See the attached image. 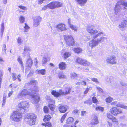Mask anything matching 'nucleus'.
I'll return each mask as SVG.
<instances>
[{
    "instance_id": "de8ad7c7",
    "label": "nucleus",
    "mask_w": 127,
    "mask_h": 127,
    "mask_svg": "<svg viewBox=\"0 0 127 127\" xmlns=\"http://www.w3.org/2000/svg\"><path fill=\"white\" fill-rule=\"evenodd\" d=\"M31 49L28 47H25L24 48V50L25 52L30 51H31Z\"/></svg>"
},
{
    "instance_id": "37998d69",
    "label": "nucleus",
    "mask_w": 127,
    "mask_h": 127,
    "mask_svg": "<svg viewBox=\"0 0 127 127\" xmlns=\"http://www.w3.org/2000/svg\"><path fill=\"white\" fill-rule=\"evenodd\" d=\"M95 110L96 111L99 110L101 111H103L104 110V108L102 107L98 106L96 108Z\"/></svg>"
},
{
    "instance_id": "338daca9",
    "label": "nucleus",
    "mask_w": 127,
    "mask_h": 127,
    "mask_svg": "<svg viewBox=\"0 0 127 127\" xmlns=\"http://www.w3.org/2000/svg\"><path fill=\"white\" fill-rule=\"evenodd\" d=\"M120 84L122 86H126L127 85L125 84L124 82H121Z\"/></svg>"
},
{
    "instance_id": "393cba45",
    "label": "nucleus",
    "mask_w": 127,
    "mask_h": 127,
    "mask_svg": "<svg viewBox=\"0 0 127 127\" xmlns=\"http://www.w3.org/2000/svg\"><path fill=\"white\" fill-rule=\"evenodd\" d=\"M71 55V53L70 52H66L64 54L63 57L65 59H67Z\"/></svg>"
},
{
    "instance_id": "dca6fc26",
    "label": "nucleus",
    "mask_w": 127,
    "mask_h": 127,
    "mask_svg": "<svg viewBox=\"0 0 127 127\" xmlns=\"http://www.w3.org/2000/svg\"><path fill=\"white\" fill-rule=\"evenodd\" d=\"M59 110L60 112L64 113L67 111V106L65 105L61 106L59 107Z\"/></svg>"
},
{
    "instance_id": "7ed1b4c3",
    "label": "nucleus",
    "mask_w": 127,
    "mask_h": 127,
    "mask_svg": "<svg viewBox=\"0 0 127 127\" xmlns=\"http://www.w3.org/2000/svg\"><path fill=\"white\" fill-rule=\"evenodd\" d=\"M35 115L31 113L27 114L25 118V120L28 122L30 125H32L35 124L36 121Z\"/></svg>"
},
{
    "instance_id": "f257e3e1",
    "label": "nucleus",
    "mask_w": 127,
    "mask_h": 127,
    "mask_svg": "<svg viewBox=\"0 0 127 127\" xmlns=\"http://www.w3.org/2000/svg\"><path fill=\"white\" fill-rule=\"evenodd\" d=\"M87 30L89 33L94 35L93 39L90 42L89 44V46L92 49L101 43H103L107 39V37L104 36L102 32L98 33L97 31L93 26L88 27L87 28Z\"/></svg>"
},
{
    "instance_id": "2f4dec72",
    "label": "nucleus",
    "mask_w": 127,
    "mask_h": 127,
    "mask_svg": "<svg viewBox=\"0 0 127 127\" xmlns=\"http://www.w3.org/2000/svg\"><path fill=\"white\" fill-rule=\"evenodd\" d=\"M51 117L50 115H46L45 116L43 121L44 122L46 121H49L51 118Z\"/></svg>"
},
{
    "instance_id": "69168bd1",
    "label": "nucleus",
    "mask_w": 127,
    "mask_h": 127,
    "mask_svg": "<svg viewBox=\"0 0 127 127\" xmlns=\"http://www.w3.org/2000/svg\"><path fill=\"white\" fill-rule=\"evenodd\" d=\"M3 11L2 10L0 9V18L3 15Z\"/></svg>"
},
{
    "instance_id": "a18cd8bd",
    "label": "nucleus",
    "mask_w": 127,
    "mask_h": 127,
    "mask_svg": "<svg viewBox=\"0 0 127 127\" xmlns=\"http://www.w3.org/2000/svg\"><path fill=\"white\" fill-rule=\"evenodd\" d=\"M48 106L51 110L53 111L54 110V107L53 104H48Z\"/></svg>"
},
{
    "instance_id": "49530a36",
    "label": "nucleus",
    "mask_w": 127,
    "mask_h": 127,
    "mask_svg": "<svg viewBox=\"0 0 127 127\" xmlns=\"http://www.w3.org/2000/svg\"><path fill=\"white\" fill-rule=\"evenodd\" d=\"M67 115V114L66 113H65L62 116L60 120L61 123H62L64 121V120L66 116Z\"/></svg>"
},
{
    "instance_id": "bf43d9fd",
    "label": "nucleus",
    "mask_w": 127,
    "mask_h": 127,
    "mask_svg": "<svg viewBox=\"0 0 127 127\" xmlns=\"http://www.w3.org/2000/svg\"><path fill=\"white\" fill-rule=\"evenodd\" d=\"M46 98L47 100V101L48 102H49L50 101H52L51 99H50V98L49 96L48 95H47L46 97Z\"/></svg>"
},
{
    "instance_id": "423d86ee",
    "label": "nucleus",
    "mask_w": 127,
    "mask_h": 127,
    "mask_svg": "<svg viewBox=\"0 0 127 127\" xmlns=\"http://www.w3.org/2000/svg\"><path fill=\"white\" fill-rule=\"evenodd\" d=\"M21 113L20 111H15L12 113L10 116L11 118L15 121H19L22 118Z\"/></svg>"
},
{
    "instance_id": "20e7f679",
    "label": "nucleus",
    "mask_w": 127,
    "mask_h": 127,
    "mask_svg": "<svg viewBox=\"0 0 127 127\" xmlns=\"http://www.w3.org/2000/svg\"><path fill=\"white\" fill-rule=\"evenodd\" d=\"M71 90L70 88L67 87L66 88L65 92L62 91L61 90H60L59 92L53 90L51 92V94L55 97H57L61 95H64L69 93Z\"/></svg>"
},
{
    "instance_id": "2eb2a0df",
    "label": "nucleus",
    "mask_w": 127,
    "mask_h": 127,
    "mask_svg": "<svg viewBox=\"0 0 127 127\" xmlns=\"http://www.w3.org/2000/svg\"><path fill=\"white\" fill-rule=\"evenodd\" d=\"M33 63L32 59L29 57L27 60L26 63V66L30 68L33 64Z\"/></svg>"
},
{
    "instance_id": "5fc2aeb1",
    "label": "nucleus",
    "mask_w": 127,
    "mask_h": 127,
    "mask_svg": "<svg viewBox=\"0 0 127 127\" xmlns=\"http://www.w3.org/2000/svg\"><path fill=\"white\" fill-rule=\"evenodd\" d=\"M85 104H87L89 105H91L92 104V102H90L89 100H87L84 102Z\"/></svg>"
},
{
    "instance_id": "e433bc0d",
    "label": "nucleus",
    "mask_w": 127,
    "mask_h": 127,
    "mask_svg": "<svg viewBox=\"0 0 127 127\" xmlns=\"http://www.w3.org/2000/svg\"><path fill=\"white\" fill-rule=\"evenodd\" d=\"M25 20V18L22 16H21L19 18V21L21 23H23Z\"/></svg>"
},
{
    "instance_id": "6ab92c4d",
    "label": "nucleus",
    "mask_w": 127,
    "mask_h": 127,
    "mask_svg": "<svg viewBox=\"0 0 127 127\" xmlns=\"http://www.w3.org/2000/svg\"><path fill=\"white\" fill-rule=\"evenodd\" d=\"M59 66L60 70H64L66 68V64L64 62H61L59 64Z\"/></svg>"
},
{
    "instance_id": "a878e982",
    "label": "nucleus",
    "mask_w": 127,
    "mask_h": 127,
    "mask_svg": "<svg viewBox=\"0 0 127 127\" xmlns=\"http://www.w3.org/2000/svg\"><path fill=\"white\" fill-rule=\"evenodd\" d=\"M81 64L82 65L86 66H88L90 65V63L86 60L84 59Z\"/></svg>"
},
{
    "instance_id": "8fccbe9b",
    "label": "nucleus",
    "mask_w": 127,
    "mask_h": 127,
    "mask_svg": "<svg viewBox=\"0 0 127 127\" xmlns=\"http://www.w3.org/2000/svg\"><path fill=\"white\" fill-rule=\"evenodd\" d=\"M19 8H20L21 9L23 10H27V8L26 7L23 6H18Z\"/></svg>"
},
{
    "instance_id": "aec40b11",
    "label": "nucleus",
    "mask_w": 127,
    "mask_h": 127,
    "mask_svg": "<svg viewBox=\"0 0 127 127\" xmlns=\"http://www.w3.org/2000/svg\"><path fill=\"white\" fill-rule=\"evenodd\" d=\"M5 27L4 23H2L0 29V33L1 38L3 37V32L4 30Z\"/></svg>"
},
{
    "instance_id": "3c124183",
    "label": "nucleus",
    "mask_w": 127,
    "mask_h": 127,
    "mask_svg": "<svg viewBox=\"0 0 127 127\" xmlns=\"http://www.w3.org/2000/svg\"><path fill=\"white\" fill-rule=\"evenodd\" d=\"M92 88L90 87L89 88H87L86 89L85 91L84 92V94H85L88 93L89 90H91L92 89Z\"/></svg>"
},
{
    "instance_id": "c756f323",
    "label": "nucleus",
    "mask_w": 127,
    "mask_h": 127,
    "mask_svg": "<svg viewBox=\"0 0 127 127\" xmlns=\"http://www.w3.org/2000/svg\"><path fill=\"white\" fill-rule=\"evenodd\" d=\"M59 79H65L66 78V76L63 73H59L58 75Z\"/></svg>"
},
{
    "instance_id": "09e8293b",
    "label": "nucleus",
    "mask_w": 127,
    "mask_h": 127,
    "mask_svg": "<svg viewBox=\"0 0 127 127\" xmlns=\"http://www.w3.org/2000/svg\"><path fill=\"white\" fill-rule=\"evenodd\" d=\"M107 118L111 120L114 117L112 115L109 113H107Z\"/></svg>"
},
{
    "instance_id": "680f3d73",
    "label": "nucleus",
    "mask_w": 127,
    "mask_h": 127,
    "mask_svg": "<svg viewBox=\"0 0 127 127\" xmlns=\"http://www.w3.org/2000/svg\"><path fill=\"white\" fill-rule=\"evenodd\" d=\"M21 75L20 74L18 75L17 76V79L19 82H21Z\"/></svg>"
},
{
    "instance_id": "9d476101",
    "label": "nucleus",
    "mask_w": 127,
    "mask_h": 127,
    "mask_svg": "<svg viewBox=\"0 0 127 127\" xmlns=\"http://www.w3.org/2000/svg\"><path fill=\"white\" fill-rule=\"evenodd\" d=\"M106 61L111 64H115L116 63V57L114 55L111 56L107 58Z\"/></svg>"
},
{
    "instance_id": "7c9ffc66",
    "label": "nucleus",
    "mask_w": 127,
    "mask_h": 127,
    "mask_svg": "<svg viewBox=\"0 0 127 127\" xmlns=\"http://www.w3.org/2000/svg\"><path fill=\"white\" fill-rule=\"evenodd\" d=\"M70 28L75 31H77V30L78 28L76 26L73 24H70L69 26Z\"/></svg>"
},
{
    "instance_id": "5701e85b",
    "label": "nucleus",
    "mask_w": 127,
    "mask_h": 127,
    "mask_svg": "<svg viewBox=\"0 0 127 127\" xmlns=\"http://www.w3.org/2000/svg\"><path fill=\"white\" fill-rule=\"evenodd\" d=\"M17 61L20 64L21 67L22 69L23 70H24V68L23 66V64L22 61V58L20 56H19L17 59Z\"/></svg>"
},
{
    "instance_id": "4d7b16f0",
    "label": "nucleus",
    "mask_w": 127,
    "mask_h": 127,
    "mask_svg": "<svg viewBox=\"0 0 127 127\" xmlns=\"http://www.w3.org/2000/svg\"><path fill=\"white\" fill-rule=\"evenodd\" d=\"M48 109L46 106H45L44 108V111L45 113H47L48 111Z\"/></svg>"
},
{
    "instance_id": "72a5a7b5",
    "label": "nucleus",
    "mask_w": 127,
    "mask_h": 127,
    "mask_svg": "<svg viewBox=\"0 0 127 127\" xmlns=\"http://www.w3.org/2000/svg\"><path fill=\"white\" fill-rule=\"evenodd\" d=\"M6 45L5 44H4L3 45L2 48V52L3 54H6Z\"/></svg>"
},
{
    "instance_id": "6e6d98bb",
    "label": "nucleus",
    "mask_w": 127,
    "mask_h": 127,
    "mask_svg": "<svg viewBox=\"0 0 127 127\" xmlns=\"http://www.w3.org/2000/svg\"><path fill=\"white\" fill-rule=\"evenodd\" d=\"M96 88L97 90L100 92H103V90L100 87H96Z\"/></svg>"
},
{
    "instance_id": "6e6552de",
    "label": "nucleus",
    "mask_w": 127,
    "mask_h": 127,
    "mask_svg": "<svg viewBox=\"0 0 127 127\" xmlns=\"http://www.w3.org/2000/svg\"><path fill=\"white\" fill-rule=\"evenodd\" d=\"M62 6L61 3L57 1L52 2L47 5L48 7L51 9H53L61 7Z\"/></svg>"
},
{
    "instance_id": "a211bd4d",
    "label": "nucleus",
    "mask_w": 127,
    "mask_h": 127,
    "mask_svg": "<svg viewBox=\"0 0 127 127\" xmlns=\"http://www.w3.org/2000/svg\"><path fill=\"white\" fill-rule=\"evenodd\" d=\"M37 83V81L35 80H31L30 82L26 83L25 84L24 87L26 88L28 87L30 85L33 84V85L36 84Z\"/></svg>"
},
{
    "instance_id": "864d4df0",
    "label": "nucleus",
    "mask_w": 127,
    "mask_h": 127,
    "mask_svg": "<svg viewBox=\"0 0 127 127\" xmlns=\"http://www.w3.org/2000/svg\"><path fill=\"white\" fill-rule=\"evenodd\" d=\"M122 4L124 8L126 9L127 8V2H123Z\"/></svg>"
},
{
    "instance_id": "f03ea898",
    "label": "nucleus",
    "mask_w": 127,
    "mask_h": 127,
    "mask_svg": "<svg viewBox=\"0 0 127 127\" xmlns=\"http://www.w3.org/2000/svg\"><path fill=\"white\" fill-rule=\"evenodd\" d=\"M38 91V87L37 86L34 87L33 89H26L23 90L18 95L19 98H21L24 97L29 95L31 96V101L34 104L37 103L39 101L40 97L38 95H34L36 92Z\"/></svg>"
},
{
    "instance_id": "58836bf2",
    "label": "nucleus",
    "mask_w": 127,
    "mask_h": 127,
    "mask_svg": "<svg viewBox=\"0 0 127 127\" xmlns=\"http://www.w3.org/2000/svg\"><path fill=\"white\" fill-rule=\"evenodd\" d=\"M42 125L45 126V127H51V123L48 122L46 124L42 123Z\"/></svg>"
},
{
    "instance_id": "bb28decb",
    "label": "nucleus",
    "mask_w": 127,
    "mask_h": 127,
    "mask_svg": "<svg viewBox=\"0 0 127 127\" xmlns=\"http://www.w3.org/2000/svg\"><path fill=\"white\" fill-rule=\"evenodd\" d=\"M73 50L75 53H81L82 51V49L80 48L79 47L74 48Z\"/></svg>"
},
{
    "instance_id": "9b49d317",
    "label": "nucleus",
    "mask_w": 127,
    "mask_h": 127,
    "mask_svg": "<svg viewBox=\"0 0 127 127\" xmlns=\"http://www.w3.org/2000/svg\"><path fill=\"white\" fill-rule=\"evenodd\" d=\"M33 25L35 27H37L41 20V18L39 16H36L33 18Z\"/></svg>"
},
{
    "instance_id": "ea45409f",
    "label": "nucleus",
    "mask_w": 127,
    "mask_h": 127,
    "mask_svg": "<svg viewBox=\"0 0 127 127\" xmlns=\"http://www.w3.org/2000/svg\"><path fill=\"white\" fill-rule=\"evenodd\" d=\"M12 78L13 81L17 79L16 74L15 73H12L11 74Z\"/></svg>"
},
{
    "instance_id": "13d9d810",
    "label": "nucleus",
    "mask_w": 127,
    "mask_h": 127,
    "mask_svg": "<svg viewBox=\"0 0 127 127\" xmlns=\"http://www.w3.org/2000/svg\"><path fill=\"white\" fill-rule=\"evenodd\" d=\"M5 61L4 60V59L3 58L1 57H0V63H3Z\"/></svg>"
},
{
    "instance_id": "603ef678",
    "label": "nucleus",
    "mask_w": 127,
    "mask_h": 127,
    "mask_svg": "<svg viewBox=\"0 0 127 127\" xmlns=\"http://www.w3.org/2000/svg\"><path fill=\"white\" fill-rule=\"evenodd\" d=\"M92 101L94 103H95L97 102L98 100L96 99L95 97H93L92 98Z\"/></svg>"
},
{
    "instance_id": "79ce46f5",
    "label": "nucleus",
    "mask_w": 127,
    "mask_h": 127,
    "mask_svg": "<svg viewBox=\"0 0 127 127\" xmlns=\"http://www.w3.org/2000/svg\"><path fill=\"white\" fill-rule=\"evenodd\" d=\"M25 26H24V28L25 29L24 32H28L29 29V27L26 23L25 24Z\"/></svg>"
},
{
    "instance_id": "a19ab883",
    "label": "nucleus",
    "mask_w": 127,
    "mask_h": 127,
    "mask_svg": "<svg viewBox=\"0 0 127 127\" xmlns=\"http://www.w3.org/2000/svg\"><path fill=\"white\" fill-rule=\"evenodd\" d=\"M17 42L19 45L21 44L23 42V40H22L21 37H18L17 39Z\"/></svg>"
},
{
    "instance_id": "c03bdc74",
    "label": "nucleus",
    "mask_w": 127,
    "mask_h": 127,
    "mask_svg": "<svg viewBox=\"0 0 127 127\" xmlns=\"http://www.w3.org/2000/svg\"><path fill=\"white\" fill-rule=\"evenodd\" d=\"M112 100L113 98L112 97H109L106 99V101L107 102L110 103L112 101Z\"/></svg>"
},
{
    "instance_id": "f704fd0d",
    "label": "nucleus",
    "mask_w": 127,
    "mask_h": 127,
    "mask_svg": "<svg viewBox=\"0 0 127 127\" xmlns=\"http://www.w3.org/2000/svg\"><path fill=\"white\" fill-rule=\"evenodd\" d=\"M90 79L92 81H93V82L95 83L96 84H99L100 83V82L98 81L97 78H91Z\"/></svg>"
},
{
    "instance_id": "4be33fe9",
    "label": "nucleus",
    "mask_w": 127,
    "mask_h": 127,
    "mask_svg": "<svg viewBox=\"0 0 127 127\" xmlns=\"http://www.w3.org/2000/svg\"><path fill=\"white\" fill-rule=\"evenodd\" d=\"M81 6H83L87 2V0H75Z\"/></svg>"
},
{
    "instance_id": "39448f33",
    "label": "nucleus",
    "mask_w": 127,
    "mask_h": 127,
    "mask_svg": "<svg viewBox=\"0 0 127 127\" xmlns=\"http://www.w3.org/2000/svg\"><path fill=\"white\" fill-rule=\"evenodd\" d=\"M29 103L25 101H22L18 104V110L21 113H23L29 107Z\"/></svg>"
},
{
    "instance_id": "412c9836",
    "label": "nucleus",
    "mask_w": 127,
    "mask_h": 127,
    "mask_svg": "<svg viewBox=\"0 0 127 127\" xmlns=\"http://www.w3.org/2000/svg\"><path fill=\"white\" fill-rule=\"evenodd\" d=\"M46 71L44 69H41V70H37L36 72L38 74H40L44 75L45 74Z\"/></svg>"
},
{
    "instance_id": "4c0bfd02",
    "label": "nucleus",
    "mask_w": 127,
    "mask_h": 127,
    "mask_svg": "<svg viewBox=\"0 0 127 127\" xmlns=\"http://www.w3.org/2000/svg\"><path fill=\"white\" fill-rule=\"evenodd\" d=\"M111 120H112V122L114 123H115L117 125L118 124V121L115 117H114Z\"/></svg>"
},
{
    "instance_id": "f3484780",
    "label": "nucleus",
    "mask_w": 127,
    "mask_h": 127,
    "mask_svg": "<svg viewBox=\"0 0 127 127\" xmlns=\"http://www.w3.org/2000/svg\"><path fill=\"white\" fill-rule=\"evenodd\" d=\"M99 121L97 117L95 116H94L93 119L92 120L91 124L92 125H95L98 124Z\"/></svg>"
},
{
    "instance_id": "473e14b6",
    "label": "nucleus",
    "mask_w": 127,
    "mask_h": 127,
    "mask_svg": "<svg viewBox=\"0 0 127 127\" xmlns=\"http://www.w3.org/2000/svg\"><path fill=\"white\" fill-rule=\"evenodd\" d=\"M47 60L46 57L45 56L43 58L42 61V64L43 66L45 65V64L47 62Z\"/></svg>"
},
{
    "instance_id": "cd10ccee",
    "label": "nucleus",
    "mask_w": 127,
    "mask_h": 127,
    "mask_svg": "<svg viewBox=\"0 0 127 127\" xmlns=\"http://www.w3.org/2000/svg\"><path fill=\"white\" fill-rule=\"evenodd\" d=\"M84 59L80 58H78L76 60V62L78 64L81 65Z\"/></svg>"
},
{
    "instance_id": "ddd939ff",
    "label": "nucleus",
    "mask_w": 127,
    "mask_h": 127,
    "mask_svg": "<svg viewBox=\"0 0 127 127\" xmlns=\"http://www.w3.org/2000/svg\"><path fill=\"white\" fill-rule=\"evenodd\" d=\"M127 25V19L124 20L119 25L118 27L121 30H123Z\"/></svg>"
},
{
    "instance_id": "4468645a",
    "label": "nucleus",
    "mask_w": 127,
    "mask_h": 127,
    "mask_svg": "<svg viewBox=\"0 0 127 127\" xmlns=\"http://www.w3.org/2000/svg\"><path fill=\"white\" fill-rule=\"evenodd\" d=\"M56 28L58 29L61 31H62L66 30L65 25L63 24H60L57 25L56 27Z\"/></svg>"
},
{
    "instance_id": "052dcab7",
    "label": "nucleus",
    "mask_w": 127,
    "mask_h": 127,
    "mask_svg": "<svg viewBox=\"0 0 127 127\" xmlns=\"http://www.w3.org/2000/svg\"><path fill=\"white\" fill-rule=\"evenodd\" d=\"M79 112V111L78 110H75L73 111V113L75 114H77Z\"/></svg>"
},
{
    "instance_id": "1a4fd4ad",
    "label": "nucleus",
    "mask_w": 127,
    "mask_h": 127,
    "mask_svg": "<svg viewBox=\"0 0 127 127\" xmlns=\"http://www.w3.org/2000/svg\"><path fill=\"white\" fill-rule=\"evenodd\" d=\"M110 112L114 116H116L118 114L122 113L121 109L115 107H113L110 109Z\"/></svg>"
},
{
    "instance_id": "774afa93",
    "label": "nucleus",
    "mask_w": 127,
    "mask_h": 127,
    "mask_svg": "<svg viewBox=\"0 0 127 127\" xmlns=\"http://www.w3.org/2000/svg\"><path fill=\"white\" fill-rule=\"evenodd\" d=\"M117 102L116 101H114L112 102L111 103V104L112 105H116L117 103Z\"/></svg>"
},
{
    "instance_id": "f8f14e48",
    "label": "nucleus",
    "mask_w": 127,
    "mask_h": 127,
    "mask_svg": "<svg viewBox=\"0 0 127 127\" xmlns=\"http://www.w3.org/2000/svg\"><path fill=\"white\" fill-rule=\"evenodd\" d=\"M121 3L119 1L116 4L114 8L115 11L114 13L115 14L117 15L118 12L120 11L121 9Z\"/></svg>"
},
{
    "instance_id": "0e129e2a",
    "label": "nucleus",
    "mask_w": 127,
    "mask_h": 127,
    "mask_svg": "<svg viewBox=\"0 0 127 127\" xmlns=\"http://www.w3.org/2000/svg\"><path fill=\"white\" fill-rule=\"evenodd\" d=\"M81 115L82 116H83L84 115H85L86 114V111H82L81 112Z\"/></svg>"
},
{
    "instance_id": "e2e57ef3",
    "label": "nucleus",
    "mask_w": 127,
    "mask_h": 127,
    "mask_svg": "<svg viewBox=\"0 0 127 127\" xmlns=\"http://www.w3.org/2000/svg\"><path fill=\"white\" fill-rule=\"evenodd\" d=\"M37 60L36 58H35L34 59V64L35 66L37 65Z\"/></svg>"
},
{
    "instance_id": "b1692460",
    "label": "nucleus",
    "mask_w": 127,
    "mask_h": 127,
    "mask_svg": "<svg viewBox=\"0 0 127 127\" xmlns=\"http://www.w3.org/2000/svg\"><path fill=\"white\" fill-rule=\"evenodd\" d=\"M116 106L118 107L124 108L126 109H127V106H125L123 104L119 102H118L116 105Z\"/></svg>"
},
{
    "instance_id": "c85d7f7f",
    "label": "nucleus",
    "mask_w": 127,
    "mask_h": 127,
    "mask_svg": "<svg viewBox=\"0 0 127 127\" xmlns=\"http://www.w3.org/2000/svg\"><path fill=\"white\" fill-rule=\"evenodd\" d=\"M74 119L73 118L70 117L68 118L67 120V123L68 124H71L73 123Z\"/></svg>"
},
{
    "instance_id": "c9c22d12",
    "label": "nucleus",
    "mask_w": 127,
    "mask_h": 127,
    "mask_svg": "<svg viewBox=\"0 0 127 127\" xmlns=\"http://www.w3.org/2000/svg\"><path fill=\"white\" fill-rule=\"evenodd\" d=\"M77 75L75 73H71V78L72 79H75L77 76Z\"/></svg>"
},
{
    "instance_id": "0eeeda50",
    "label": "nucleus",
    "mask_w": 127,
    "mask_h": 127,
    "mask_svg": "<svg viewBox=\"0 0 127 127\" xmlns=\"http://www.w3.org/2000/svg\"><path fill=\"white\" fill-rule=\"evenodd\" d=\"M64 40L66 45L69 46H72L74 44V40L71 35H64Z\"/></svg>"
}]
</instances>
